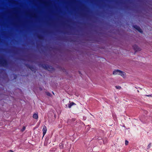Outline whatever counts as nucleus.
Listing matches in <instances>:
<instances>
[{"mask_svg": "<svg viewBox=\"0 0 152 152\" xmlns=\"http://www.w3.org/2000/svg\"><path fill=\"white\" fill-rule=\"evenodd\" d=\"M115 88L117 89H120L121 88V87L119 86H115Z\"/></svg>", "mask_w": 152, "mask_h": 152, "instance_id": "8", "label": "nucleus"}, {"mask_svg": "<svg viewBox=\"0 0 152 152\" xmlns=\"http://www.w3.org/2000/svg\"><path fill=\"white\" fill-rule=\"evenodd\" d=\"M146 96H152L151 95H145Z\"/></svg>", "mask_w": 152, "mask_h": 152, "instance_id": "11", "label": "nucleus"}, {"mask_svg": "<svg viewBox=\"0 0 152 152\" xmlns=\"http://www.w3.org/2000/svg\"><path fill=\"white\" fill-rule=\"evenodd\" d=\"M113 74L114 75H119L123 77H125L126 73L121 71L118 70H115L113 72Z\"/></svg>", "mask_w": 152, "mask_h": 152, "instance_id": "1", "label": "nucleus"}, {"mask_svg": "<svg viewBox=\"0 0 152 152\" xmlns=\"http://www.w3.org/2000/svg\"><path fill=\"white\" fill-rule=\"evenodd\" d=\"M134 49L137 51H140L141 50V49L139 46L135 45L134 46Z\"/></svg>", "mask_w": 152, "mask_h": 152, "instance_id": "2", "label": "nucleus"}, {"mask_svg": "<svg viewBox=\"0 0 152 152\" xmlns=\"http://www.w3.org/2000/svg\"><path fill=\"white\" fill-rule=\"evenodd\" d=\"M33 117L34 118L37 119L38 117V114L36 113H34Z\"/></svg>", "mask_w": 152, "mask_h": 152, "instance_id": "5", "label": "nucleus"}, {"mask_svg": "<svg viewBox=\"0 0 152 152\" xmlns=\"http://www.w3.org/2000/svg\"><path fill=\"white\" fill-rule=\"evenodd\" d=\"M47 129L46 127L45 126H44L42 130L43 132V136H44L46 134L47 132Z\"/></svg>", "mask_w": 152, "mask_h": 152, "instance_id": "3", "label": "nucleus"}, {"mask_svg": "<svg viewBox=\"0 0 152 152\" xmlns=\"http://www.w3.org/2000/svg\"><path fill=\"white\" fill-rule=\"evenodd\" d=\"M74 104H75L73 102H72L69 105V106H68V107H69V108H70L71 107V106L73 105H74Z\"/></svg>", "mask_w": 152, "mask_h": 152, "instance_id": "6", "label": "nucleus"}, {"mask_svg": "<svg viewBox=\"0 0 152 152\" xmlns=\"http://www.w3.org/2000/svg\"><path fill=\"white\" fill-rule=\"evenodd\" d=\"M46 93L47 95L50 97L52 96V95L50 93L48 92H46Z\"/></svg>", "mask_w": 152, "mask_h": 152, "instance_id": "7", "label": "nucleus"}, {"mask_svg": "<svg viewBox=\"0 0 152 152\" xmlns=\"http://www.w3.org/2000/svg\"><path fill=\"white\" fill-rule=\"evenodd\" d=\"M128 143L129 142L128 141L126 140L125 141V144L126 145H127L128 144Z\"/></svg>", "mask_w": 152, "mask_h": 152, "instance_id": "10", "label": "nucleus"}, {"mask_svg": "<svg viewBox=\"0 0 152 152\" xmlns=\"http://www.w3.org/2000/svg\"><path fill=\"white\" fill-rule=\"evenodd\" d=\"M134 28L137 29L139 32L141 33L142 32V30L140 28L137 26H135Z\"/></svg>", "mask_w": 152, "mask_h": 152, "instance_id": "4", "label": "nucleus"}, {"mask_svg": "<svg viewBox=\"0 0 152 152\" xmlns=\"http://www.w3.org/2000/svg\"><path fill=\"white\" fill-rule=\"evenodd\" d=\"M53 94H54V93L53 92Z\"/></svg>", "mask_w": 152, "mask_h": 152, "instance_id": "12", "label": "nucleus"}, {"mask_svg": "<svg viewBox=\"0 0 152 152\" xmlns=\"http://www.w3.org/2000/svg\"><path fill=\"white\" fill-rule=\"evenodd\" d=\"M25 129H26V128H25V126H23L22 129L21 130V131L22 132H23V131H24L25 130Z\"/></svg>", "mask_w": 152, "mask_h": 152, "instance_id": "9", "label": "nucleus"}]
</instances>
